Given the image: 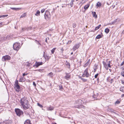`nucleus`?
I'll return each instance as SVG.
<instances>
[{
	"instance_id": "62",
	"label": "nucleus",
	"mask_w": 124,
	"mask_h": 124,
	"mask_svg": "<svg viewBox=\"0 0 124 124\" xmlns=\"http://www.w3.org/2000/svg\"><path fill=\"white\" fill-rule=\"evenodd\" d=\"M2 22L0 23V25H2Z\"/></svg>"
},
{
	"instance_id": "22",
	"label": "nucleus",
	"mask_w": 124,
	"mask_h": 124,
	"mask_svg": "<svg viewBox=\"0 0 124 124\" xmlns=\"http://www.w3.org/2000/svg\"><path fill=\"white\" fill-rule=\"evenodd\" d=\"M74 0H71V1L70 5L71 7H72L73 6V2L74 1Z\"/></svg>"
},
{
	"instance_id": "24",
	"label": "nucleus",
	"mask_w": 124,
	"mask_h": 124,
	"mask_svg": "<svg viewBox=\"0 0 124 124\" xmlns=\"http://www.w3.org/2000/svg\"><path fill=\"white\" fill-rule=\"evenodd\" d=\"M101 26V24H100L98 26L96 27L95 28V31H96V30H97L98 29H99L100 28V27Z\"/></svg>"
},
{
	"instance_id": "26",
	"label": "nucleus",
	"mask_w": 124,
	"mask_h": 124,
	"mask_svg": "<svg viewBox=\"0 0 124 124\" xmlns=\"http://www.w3.org/2000/svg\"><path fill=\"white\" fill-rule=\"evenodd\" d=\"M8 16V15H2L1 16H0V18L1 17H6Z\"/></svg>"
},
{
	"instance_id": "35",
	"label": "nucleus",
	"mask_w": 124,
	"mask_h": 124,
	"mask_svg": "<svg viewBox=\"0 0 124 124\" xmlns=\"http://www.w3.org/2000/svg\"><path fill=\"white\" fill-rule=\"evenodd\" d=\"M113 79H111L110 81H109V82L111 84H112L113 82Z\"/></svg>"
},
{
	"instance_id": "60",
	"label": "nucleus",
	"mask_w": 124,
	"mask_h": 124,
	"mask_svg": "<svg viewBox=\"0 0 124 124\" xmlns=\"http://www.w3.org/2000/svg\"><path fill=\"white\" fill-rule=\"evenodd\" d=\"M122 83L124 84V81H123V80H122Z\"/></svg>"
},
{
	"instance_id": "39",
	"label": "nucleus",
	"mask_w": 124,
	"mask_h": 124,
	"mask_svg": "<svg viewBox=\"0 0 124 124\" xmlns=\"http://www.w3.org/2000/svg\"><path fill=\"white\" fill-rule=\"evenodd\" d=\"M120 103V101H117L115 102V104H118Z\"/></svg>"
},
{
	"instance_id": "34",
	"label": "nucleus",
	"mask_w": 124,
	"mask_h": 124,
	"mask_svg": "<svg viewBox=\"0 0 124 124\" xmlns=\"http://www.w3.org/2000/svg\"><path fill=\"white\" fill-rule=\"evenodd\" d=\"M15 84V85H18V80H16V81Z\"/></svg>"
},
{
	"instance_id": "49",
	"label": "nucleus",
	"mask_w": 124,
	"mask_h": 124,
	"mask_svg": "<svg viewBox=\"0 0 124 124\" xmlns=\"http://www.w3.org/2000/svg\"><path fill=\"white\" fill-rule=\"evenodd\" d=\"M82 76L83 77H86V75L84 73H83V74H82Z\"/></svg>"
},
{
	"instance_id": "17",
	"label": "nucleus",
	"mask_w": 124,
	"mask_h": 124,
	"mask_svg": "<svg viewBox=\"0 0 124 124\" xmlns=\"http://www.w3.org/2000/svg\"><path fill=\"white\" fill-rule=\"evenodd\" d=\"M92 14L93 15V16L95 18H97V15H96V13L95 12H92Z\"/></svg>"
},
{
	"instance_id": "1",
	"label": "nucleus",
	"mask_w": 124,
	"mask_h": 124,
	"mask_svg": "<svg viewBox=\"0 0 124 124\" xmlns=\"http://www.w3.org/2000/svg\"><path fill=\"white\" fill-rule=\"evenodd\" d=\"M19 102L23 108L24 110H26L29 108V102L27 98L23 97L21 98Z\"/></svg>"
},
{
	"instance_id": "12",
	"label": "nucleus",
	"mask_w": 124,
	"mask_h": 124,
	"mask_svg": "<svg viewBox=\"0 0 124 124\" xmlns=\"http://www.w3.org/2000/svg\"><path fill=\"white\" fill-rule=\"evenodd\" d=\"M66 75L65 76V78L67 79H68L70 77V75H69V74L67 73H66Z\"/></svg>"
},
{
	"instance_id": "40",
	"label": "nucleus",
	"mask_w": 124,
	"mask_h": 124,
	"mask_svg": "<svg viewBox=\"0 0 124 124\" xmlns=\"http://www.w3.org/2000/svg\"><path fill=\"white\" fill-rule=\"evenodd\" d=\"M121 75L124 77V71H122L121 73Z\"/></svg>"
},
{
	"instance_id": "44",
	"label": "nucleus",
	"mask_w": 124,
	"mask_h": 124,
	"mask_svg": "<svg viewBox=\"0 0 124 124\" xmlns=\"http://www.w3.org/2000/svg\"><path fill=\"white\" fill-rule=\"evenodd\" d=\"M98 75H99L98 73H97L95 75V76H94L95 78H97Z\"/></svg>"
},
{
	"instance_id": "64",
	"label": "nucleus",
	"mask_w": 124,
	"mask_h": 124,
	"mask_svg": "<svg viewBox=\"0 0 124 124\" xmlns=\"http://www.w3.org/2000/svg\"><path fill=\"white\" fill-rule=\"evenodd\" d=\"M122 33L123 34H124V30H123V31L122 32Z\"/></svg>"
},
{
	"instance_id": "21",
	"label": "nucleus",
	"mask_w": 124,
	"mask_h": 124,
	"mask_svg": "<svg viewBox=\"0 0 124 124\" xmlns=\"http://www.w3.org/2000/svg\"><path fill=\"white\" fill-rule=\"evenodd\" d=\"M109 31V30L108 28H106L105 30V32L107 33H108Z\"/></svg>"
},
{
	"instance_id": "47",
	"label": "nucleus",
	"mask_w": 124,
	"mask_h": 124,
	"mask_svg": "<svg viewBox=\"0 0 124 124\" xmlns=\"http://www.w3.org/2000/svg\"><path fill=\"white\" fill-rule=\"evenodd\" d=\"M28 74V73L25 74V73H23V77H24L25 76L27 75Z\"/></svg>"
},
{
	"instance_id": "6",
	"label": "nucleus",
	"mask_w": 124,
	"mask_h": 124,
	"mask_svg": "<svg viewBox=\"0 0 124 124\" xmlns=\"http://www.w3.org/2000/svg\"><path fill=\"white\" fill-rule=\"evenodd\" d=\"M11 57L8 55H6L3 56L2 58L3 61H6L10 60Z\"/></svg>"
},
{
	"instance_id": "50",
	"label": "nucleus",
	"mask_w": 124,
	"mask_h": 124,
	"mask_svg": "<svg viewBox=\"0 0 124 124\" xmlns=\"http://www.w3.org/2000/svg\"><path fill=\"white\" fill-rule=\"evenodd\" d=\"M33 85L35 86H36V84L34 82H33Z\"/></svg>"
},
{
	"instance_id": "51",
	"label": "nucleus",
	"mask_w": 124,
	"mask_h": 124,
	"mask_svg": "<svg viewBox=\"0 0 124 124\" xmlns=\"http://www.w3.org/2000/svg\"><path fill=\"white\" fill-rule=\"evenodd\" d=\"M124 64V61L121 64V66L123 65Z\"/></svg>"
},
{
	"instance_id": "37",
	"label": "nucleus",
	"mask_w": 124,
	"mask_h": 124,
	"mask_svg": "<svg viewBox=\"0 0 124 124\" xmlns=\"http://www.w3.org/2000/svg\"><path fill=\"white\" fill-rule=\"evenodd\" d=\"M95 95H94L93 96V97L94 98V99L93 100H97V98H95Z\"/></svg>"
},
{
	"instance_id": "43",
	"label": "nucleus",
	"mask_w": 124,
	"mask_h": 124,
	"mask_svg": "<svg viewBox=\"0 0 124 124\" xmlns=\"http://www.w3.org/2000/svg\"><path fill=\"white\" fill-rule=\"evenodd\" d=\"M45 11V9H43L41 10V12L42 13H43Z\"/></svg>"
},
{
	"instance_id": "13",
	"label": "nucleus",
	"mask_w": 124,
	"mask_h": 124,
	"mask_svg": "<svg viewBox=\"0 0 124 124\" xmlns=\"http://www.w3.org/2000/svg\"><path fill=\"white\" fill-rule=\"evenodd\" d=\"M25 80L26 79L24 78L23 77H22L20 78L19 82H24L25 81Z\"/></svg>"
},
{
	"instance_id": "11",
	"label": "nucleus",
	"mask_w": 124,
	"mask_h": 124,
	"mask_svg": "<svg viewBox=\"0 0 124 124\" xmlns=\"http://www.w3.org/2000/svg\"><path fill=\"white\" fill-rule=\"evenodd\" d=\"M103 64L104 66L105 67V69L106 70H108V68L107 66V64H106L105 62L104 61L103 62Z\"/></svg>"
},
{
	"instance_id": "15",
	"label": "nucleus",
	"mask_w": 124,
	"mask_h": 124,
	"mask_svg": "<svg viewBox=\"0 0 124 124\" xmlns=\"http://www.w3.org/2000/svg\"><path fill=\"white\" fill-rule=\"evenodd\" d=\"M10 34L8 35L6 37L3 38V39L4 40H6V39H8L10 38Z\"/></svg>"
},
{
	"instance_id": "53",
	"label": "nucleus",
	"mask_w": 124,
	"mask_h": 124,
	"mask_svg": "<svg viewBox=\"0 0 124 124\" xmlns=\"http://www.w3.org/2000/svg\"><path fill=\"white\" fill-rule=\"evenodd\" d=\"M94 69L96 70L97 69V66L95 65L94 66Z\"/></svg>"
},
{
	"instance_id": "4",
	"label": "nucleus",
	"mask_w": 124,
	"mask_h": 124,
	"mask_svg": "<svg viewBox=\"0 0 124 124\" xmlns=\"http://www.w3.org/2000/svg\"><path fill=\"white\" fill-rule=\"evenodd\" d=\"M20 44L16 43L13 45V48L14 50H18L20 48Z\"/></svg>"
},
{
	"instance_id": "59",
	"label": "nucleus",
	"mask_w": 124,
	"mask_h": 124,
	"mask_svg": "<svg viewBox=\"0 0 124 124\" xmlns=\"http://www.w3.org/2000/svg\"><path fill=\"white\" fill-rule=\"evenodd\" d=\"M10 34V38H12V37L13 36V34Z\"/></svg>"
},
{
	"instance_id": "14",
	"label": "nucleus",
	"mask_w": 124,
	"mask_h": 124,
	"mask_svg": "<svg viewBox=\"0 0 124 124\" xmlns=\"http://www.w3.org/2000/svg\"><path fill=\"white\" fill-rule=\"evenodd\" d=\"M15 87L17 89H16V91L18 92L19 91V89H20V86L19 85H15Z\"/></svg>"
},
{
	"instance_id": "63",
	"label": "nucleus",
	"mask_w": 124,
	"mask_h": 124,
	"mask_svg": "<svg viewBox=\"0 0 124 124\" xmlns=\"http://www.w3.org/2000/svg\"><path fill=\"white\" fill-rule=\"evenodd\" d=\"M61 50L62 51H63L64 50L63 49V48H62L61 49Z\"/></svg>"
},
{
	"instance_id": "45",
	"label": "nucleus",
	"mask_w": 124,
	"mask_h": 124,
	"mask_svg": "<svg viewBox=\"0 0 124 124\" xmlns=\"http://www.w3.org/2000/svg\"><path fill=\"white\" fill-rule=\"evenodd\" d=\"M24 113L25 114H26L27 115H30L29 112H27L25 111H24Z\"/></svg>"
},
{
	"instance_id": "16",
	"label": "nucleus",
	"mask_w": 124,
	"mask_h": 124,
	"mask_svg": "<svg viewBox=\"0 0 124 124\" xmlns=\"http://www.w3.org/2000/svg\"><path fill=\"white\" fill-rule=\"evenodd\" d=\"M90 4H88L87 5H85L84 7V8L85 9V10H86L89 7Z\"/></svg>"
},
{
	"instance_id": "61",
	"label": "nucleus",
	"mask_w": 124,
	"mask_h": 124,
	"mask_svg": "<svg viewBox=\"0 0 124 124\" xmlns=\"http://www.w3.org/2000/svg\"><path fill=\"white\" fill-rule=\"evenodd\" d=\"M115 5H113L112 6L113 8H114L115 7Z\"/></svg>"
},
{
	"instance_id": "56",
	"label": "nucleus",
	"mask_w": 124,
	"mask_h": 124,
	"mask_svg": "<svg viewBox=\"0 0 124 124\" xmlns=\"http://www.w3.org/2000/svg\"><path fill=\"white\" fill-rule=\"evenodd\" d=\"M72 41L71 40H69L68 41V43L69 44H70L71 42Z\"/></svg>"
},
{
	"instance_id": "55",
	"label": "nucleus",
	"mask_w": 124,
	"mask_h": 124,
	"mask_svg": "<svg viewBox=\"0 0 124 124\" xmlns=\"http://www.w3.org/2000/svg\"><path fill=\"white\" fill-rule=\"evenodd\" d=\"M78 77L80 79L82 80V79L83 78H82L80 76H79Z\"/></svg>"
},
{
	"instance_id": "58",
	"label": "nucleus",
	"mask_w": 124,
	"mask_h": 124,
	"mask_svg": "<svg viewBox=\"0 0 124 124\" xmlns=\"http://www.w3.org/2000/svg\"><path fill=\"white\" fill-rule=\"evenodd\" d=\"M10 34V38H12V37L13 36V34Z\"/></svg>"
},
{
	"instance_id": "57",
	"label": "nucleus",
	"mask_w": 124,
	"mask_h": 124,
	"mask_svg": "<svg viewBox=\"0 0 124 124\" xmlns=\"http://www.w3.org/2000/svg\"><path fill=\"white\" fill-rule=\"evenodd\" d=\"M24 30H25V28H22V31H24Z\"/></svg>"
},
{
	"instance_id": "36",
	"label": "nucleus",
	"mask_w": 124,
	"mask_h": 124,
	"mask_svg": "<svg viewBox=\"0 0 124 124\" xmlns=\"http://www.w3.org/2000/svg\"><path fill=\"white\" fill-rule=\"evenodd\" d=\"M39 107H40L41 108H43V106L41 105L40 104L38 103H37Z\"/></svg>"
},
{
	"instance_id": "23",
	"label": "nucleus",
	"mask_w": 124,
	"mask_h": 124,
	"mask_svg": "<svg viewBox=\"0 0 124 124\" xmlns=\"http://www.w3.org/2000/svg\"><path fill=\"white\" fill-rule=\"evenodd\" d=\"M101 2H97V3L96 6L98 7H100L101 6Z\"/></svg>"
},
{
	"instance_id": "30",
	"label": "nucleus",
	"mask_w": 124,
	"mask_h": 124,
	"mask_svg": "<svg viewBox=\"0 0 124 124\" xmlns=\"http://www.w3.org/2000/svg\"><path fill=\"white\" fill-rule=\"evenodd\" d=\"M45 52H44V54H43V56L45 58V59H46L47 58V56L46 55H45Z\"/></svg>"
},
{
	"instance_id": "52",
	"label": "nucleus",
	"mask_w": 124,
	"mask_h": 124,
	"mask_svg": "<svg viewBox=\"0 0 124 124\" xmlns=\"http://www.w3.org/2000/svg\"><path fill=\"white\" fill-rule=\"evenodd\" d=\"M0 124H8V123H5V122L0 123Z\"/></svg>"
},
{
	"instance_id": "27",
	"label": "nucleus",
	"mask_w": 124,
	"mask_h": 124,
	"mask_svg": "<svg viewBox=\"0 0 124 124\" xmlns=\"http://www.w3.org/2000/svg\"><path fill=\"white\" fill-rule=\"evenodd\" d=\"M56 49L55 48H53L52 50H51V52L52 54H53L55 50Z\"/></svg>"
},
{
	"instance_id": "29",
	"label": "nucleus",
	"mask_w": 124,
	"mask_h": 124,
	"mask_svg": "<svg viewBox=\"0 0 124 124\" xmlns=\"http://www.w3.org/2000/svg\"><path fill=\"white\" fill-rule=\"evenodd\" d=\"M53 75V73L52 72H51L48 74V75L50 77H52Z\"/></svg>"
},
{
	"instance_id": "18",
	"label": "nucleus",
	"mask_w": 124,
	"mask_h": 124,
	"mask_svg": "<svg viewBox=\"0 0 124 124\" xmlns=\"http://www.w3.org/2000/svg\"><path fill=\"white\" fill-rule=\"evenodd\" d=\"M90 60L89 59L85 63V64L84 65V66L85 67L87 66L89 64L90 62Z\"/></svg>"
},
{
	"instance_id": "38",
	"label": "nucleus",
	"mask_w": 124,
	"mask_h": 124,
	"mask_svg": "<svg viewBox=\"0 0 124 124\" xmlns=\"http://www.w3.org/2000/svg\"><path fill=\"white\" fill-rule=\"evenodd\" d=\"M82 80L84 82H86L87 81V80L86 79H85L84 78H83Z\"/></svg>"
},
{
	"instance_id": "3",
	"label": "nucleus",
	"mask_w": 124,
	"mask_h": 124,
	"mask_svg": "<svg viewBox=\"0 0 124 124\" xmlns=\"http://www.w3.org/2000/svg\"><path fill=\"white\" fill-rule=\"evenodd\" d=\"M75 104L78 105H77L75 107L76 108H84L85 107L84 106L82 105V103L80 102V99H78L76 100L75 101Z\"/></svg>"
},
{
	"instance_id": "54",
	"label": "nucleus",
	"mask_w": 124,
	"mask_h": 124,
	"mask_svg": "<svg viewBox=\"0 0 124 124\" xmlns=\"http://www.w3.org/2000/svg\"><path fill=\"white\" fill-rule=\"evenodd\" d=\"M107 65H108V67H109V68H111V66H110V64H108Z\"/></svg>"
},
{
	"instance_id": "46",
	"label": "nucleus",
	"mask_w": 124,
	"mask_h": 124,
	"mask_svg": "<svg viewBox=\"0 0 124 124\" xmlns=\"http://www.w3.org/2000/svg\"><path fill=\"white\" fill-rule=\"evenodd\" d=\"M70 122L71 123H72V124H76L75 122H74V121H72V122H71V121H70Z\"/></svg>"
},
{
	"instance_id": "5",
	"label": "nucleus",
	"mask_w": 124,
	"mask_h": 124,
	"mask_svg": "<svg viewBox=\"0 0 124 124\" xmlns=\"http://www.w3.org/2000/svg\"><path fill=\"white\" fill-rule=\"evenodd\" d=\"M44 16L46 20H49L51 17L49 12L47 11H46Z\"/></svg>"
},
{
	"instance_id": "8",
	"label": "nucleus",
	"mask_w": 124,
	"mask_h": 124,
	"mask_svg": "<svg viewBox=\"0 0 124 124\" xmlns=\"http://www.w3.org/2000/svg\"><path fill=\"white\" fill-rule=\"evenodd\" d=\"M43 64V62H38L36 61L35 63V66H36V68H37L40 65H42Z\"/></svg>"
},
{
	"instance_id": "2",
	"label": "nucleus",
	"mask_w": 124,
	"mask_h": 124,
	"mask_svg": "<svg viewBox=\"0 0 124 124\" xmlns=\"http://www.w3.org/2000/svg\"><path fill=\"white\" fill-rule=\"evenodd\" d=\"M15 111L17 115L20 117L23 116V112L19 108H16Z\"/></svg>"
},
{
	"instance_id": "41",
	"label": "nucleus",
	"mask_w": 124,
	"mask_h": 124,
	"mask_svg": "<svg viewBox=\"0 0 124 124\" xmlns=\"http://www.w3.org/2000/svg\"><path fill=\"white\" fill-rule=\"evenodd\" d=\"M76 26V24L75 23H74L73 24V27L74 28H75Z\"/></svg>"
},
{
	"instance_id": "32",
	"label": "nucleus",
	"mask_w": 124,
	"mask_h": 124,
	"mask_svg": "<svg viewBox=\"0 0 124 124\" xmlns=\"http://www.w3.org/2000/svg\"><path fill=\"white\" fill-rule=\"evenodd\" d=\"M80 102L82 103V104L84 103V101H85V100L84 99H80Z\"/></svg>"
},
{
	"instance_id": "42",
	"label": "nucleus",
	"mask_w": 124,
	"mask_h": 124,
	"mask_svg": "<svg viewBox=\"0 0 124 124\" xmlns=\"http://www.w3.org/2000/svg\"><path fill=\"white\" fill-rule=\"evenodd\" d=\"M59 89H63L61 85H59Z\"/></svg>"
},
{
	"instance_id": "7",
	"label": "nucleus",
	"mask_w": 124,
	"mask_h": 124,
	"mask_svg": "<svg viewBox=\"0 0 124 124\" xmlns=\"http://www.w3.org/2000/svg\"><path fill=\"white\" fill-rule=\"evenodd\" d=\"M80 43H79L75 45L72 48L73 51H75L76 49H78L80 46Z\"/></svg>"
},
{
	"instance_id": "28",
	"label": "nucleus",
	"mask_w": 124,
	"mask_h": 124,
	"mask_svg": "<svg viewBox=\"0 0 124 124\" xmlns=\"http://www.w3.org/2000/svg\"><path fill=\"white\" fill-rule=\"evenodd\" d=\"M25 16H26L25 13H24L21 16L20 18H23V17H25Z\"/></svg>"
},
{
	"instance_id": "20",
	"label": "nucleus",
	"mask_w": 124,
	"mask_h": 124,
	"mask_svg": "<svg viewBox=\"0 0 124 124\" xmlns=\"http://www.w3.org/2000/svg\"><path fill=\"white\" fill-rule=\"evenodd\" d=\"M40 13V11H39L38 10L36 12V13L35 14V16H39Z\"/></svg>"
},
{
	"instance_id": "33",
	"label": "nucleus",
	"mask_w": 124,
	"mask_h": 124,
	"mask_svg": "<svg viewBox=\"0 0 124 124\" xmlns=\"http://www.w3.org/2000/svg\"><path fill=\"white\" fill-rule=\"evenodd\" d=\"M120 90L123 92H124V87L122 88H120Z\"/></svg>"
},
{
	"instance_id": "19",
	"label": "nucleus",
	"mask_w": 124,
	"mask_h": 124,
	"mask_svg": "<svg viewBox=\"0 0 124 124\" xmlns=\"http://www.w3.org/2000/svg\"><path fill=\"white\" fill-rule=\"evenodd\" d=\"M30 121L29 120H27L25 122L24 124H31Z\"/></svg>"
},
{
	"instance_id": "25",
	"label": "nucleus",
	"mask_w": 124,
	"mask_h": 124,
	"mask_svg": "<svg viewBox=\"0 0 124 124\" xmlns=\"http://www.w3.org/2000/svg\"><path fill=\"white\" fill-rule=\"evenodd\" d=\"M101 38V36L100 35H98L96 37V38L97 39H99Z\"/></svg>"
},
{
	"instance_id": "10",
	"label": "nucleus",
	"mask_w": 124,
	"mask_h": 124,
	"mask_svg": "<svg viewBox=\"0 0 124 124\" xmlns=\"http://www.w3.org/2000/svg\"><path fill=\"white\" fill-rule=\"evenodd\" d=\"M54 108L53 106L50 105L49 107H48L46 108L47 110L52 111L54 109Z\"/></svg>"
},
{
	"instance_id": "48",
	"label": "nucleus",
	"mask_w": 124,
	"mask_h": 124,
	"mask_svg": "<svg viewBox=\"0 0 124 124\" xmlns=\"http://www.w3.org/2000/svg\"><path fill=\"white\" fill-rule=\"evenodd\" d=\"M110 77H108L107 78V80L109 82V81H110Z\"/></svg>"
},
{
	"instance_id": "31",
	"label": "nucleus",
	"mask_w": 124,
	"mask_h": 124,
	"mask_svg": "<svg viewBox=\"0 0 124 124\" xmlns=\"http://www.w3.org/2000/svg\"><path fill=\"white\" fill-rule=\"evenodd\" d=\"M11 9L13 10H16L17 9H21V8H11Z\"/></svg>"
},
{
	"instance_id": "9",
	"label": "nucleus",
	"mask_w": 124,
	"mask_h": 124,
	"mask_svg": "<svg viewBox=\"0 0 124 124\" xmlns=\"http://www.w3.org/2000/svg\"><path fill=\"white\" fill-rule=\"evenodd\" d=\"M84 73L86 75V77H88L89 76V74L88 72V68H87L85 70Z\"/></svg>"
}]
</instances>
